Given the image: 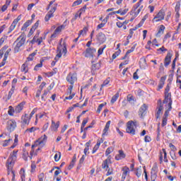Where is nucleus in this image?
Masks as SVG:
<instances>
[{
  "instance_id": "6",
  "label": "nucleus",
  "mask_w": 181,
  "mask_h": 181,
  "mask_svg": "<svg viewBox=\"0 0 181 181\" xmlns=\"http://www.w3.org/2000/svg\"><path fill=\"white\" fill-rule=\"evenodd\" d=\"M66 81L71 84V86H74V83L77 81V74L76 72H70L66 76Z\"/></svg>"
},
{
  "instance_id": "13",
  "label": "nucleus",
  "mask_w": 181,
  "mask_h": 181,
  "mask_svg": "<svg viewBox=\"0 0 181 181\" xmlns=\"http://www.w3.org/2000/svg\"><path fill=\"white\" fill-rule=\"evenodd\" d=\"M73 87H74V86H73V85H70L69 86L67 91H66V94H67V95H69V96L65 97V100H73V98L74 97V95H76V93H71V91L73 90Z\"/></svg>"
},
{
  "instance_id": "25",
  "label": "nucleus",
  "mask_w": 181,
  "mask_h": 181,
  "mask_svg": "<svg viewBox=\"0 0 181 181\" xmlns=\"http://www.w3.org/2000/svg\"><path fill=\"white\" fill-rule=\"evenodd\" d=\"M100 67H101V64H100V63H96V64H92V74H95V71H96V70H99Z\"/></svg>"
},
{
  "instance_id": "14",
  "label": "nucleus",
  "mask_w": 181,
  "mask_h": 181,
  "mask_svg": "<svg viewBox=\"0 0 181 181\" xmlns=\"http://www.w3.org/2000/svg\"><path fill=\"white\" fill-rule=\"evenodd\" d=\"M157 109H158V111L156 114V117L158 119V118L160 117V115H162V111H163V105H162L161 100H158Z\"/></svg>"
},
{
  "instance_id": "19",
  "label": "nucleus",
  "mask_w": 181,
  "mask_h": 181,
  "mask_svg": "<svg viewBox=\"0 0 181 181\" xmlns=\"http://www.w3.org/2000/svg\"><path fill=\"white\" fill-rule=\"evenodd\" d=\"M97 40L99 43H104L106 40L105 35L103 33H99L97 35Z\"/></svg>"
},
{
  "instance_id": "53",
  "label": "nucleus",
  "mask_w": 181,
  "mask_h": 181,
  "mask_svg": "<svg viewBox=\"0 0 181 181\" xmlns=\"http://www.w3.org/2000/svg\"><path fill=\"white\" fill-rule=\"evenodd\" d=\"M62 29H63V25L59 26L57 27L55 30L54 33H60V32H62Z\"/></svg>"
},
{
  "instance_id": "26",
  "label": "nucleus",
  "mask_w": 181,
  "mask_h": 181,
  "mask_svg": "<svg viewBox=\"0 0 181 181\" xmlns=\"http://www.w3.org/2000/svg\"><path fill=\"white\" fill-rule=\"evenodd\" d=\"M125 158V153L122 150L119 151V154L115 156L116 160H119L120 159H124Z\"/></svg>"
},
{
  "instance_id": "27",
  "label": "nucleus",
  "mask_w": 181,
  "mask_h": 181,
  "mask_svg": "<svg viewBox=\"0 0 181 181\" xmlns=\"http://www.w3.org/2000/svg\"><path fill=\"white\" fill-rule=\"evenodd\" d=\"M123 173H122V179H125L127 177V175H128V173L129 172V168L127 167H124L123 169Z\"/></svg>"
},
{
  "instance_id": "30",
  "label": "nucleus",
  "mask_w": 181,
  "mask_h": 181,
  "mask_svg": "<svg viewBox=\"0 0 181 181\" xmlns=\"http://www.w3.org/2000/svg\"><path fill=\"white\" fill-rule=\"evenodd\" d=\"M119 97V93H117L114 96H112L111 99V104H114L117 100H118V98Z\"/></svg>"
},
{
  "instance_id": "60",
  "label": "nucleus",
  "mask_w": 181,
  "mask_h": 181,
  "mask_svg": "<svg viewBox=\"0 0 181 181\" xmlns=\"http://www.w3.org/2000/svg\"><path fill=\"white\" fill-rule=\"evenodd\" d=\"M169 146L171 151H173V152H175L177 150L176 146H175V145H173L172 143L169 144Z\"/></svg>"
},
{
  "instance_id": "18",
  "label": "nucleus",
  "mask_w": 181,
  "mask_h": 181,
  "mask_svg": "<svg viewBox=\"0 0 181 181\" xmlns=\"http://www.w3.org/2000/svg\"><path fill=\"white\" fill-rule=\"evenodd\" d=\"M59 127H60L59 121L57 122L56 123L54 121L52 120V124H51L52 131H54L55 132H57Z\"/></svg>"
},
{
  "instance_id": "29",
  "label": "nucleus",
  "mask_w": 181,
  "mask_h": 181,
  "mask_svg": "<svg viewBox=\"0 0 181 181\" xmlns=\"http://www.w3.org/2000/svg\"><path fill=\"white\" fill-rule=\"evenodd\" d=\"M28 62H25L21 66V71H24V73H28Z\"/></svg>"
},
{
  "instance_id": "1",
  "label": "nucleus",
  "mask_w": 181,
  "mask_h": 181,
  "mask_svg": "<svg viewBox=\"0 0 181 181\" xmlns=\"http://www.w3.org/2000/svg\"><path fill=\"white\" fill-rule=\"evenodd\" d=\"M18 155V150L13 151V153H11L6 161V166L8 170V175L11 174V172H13L12 170L13 169V165H15V162L16 161V158Z\"/></svg>"
},
{
  "instance_id": "38",
  "label": "nucleus",
  "mask_w": 181,
  "mask_h": 181,
  "mask_svg": "<svg viewBox=\"0 0 181 181\" xmlns=\"http://www.w3.org/2000/svg\"><path fill=\"white\" fill-rule=\"evenodd\" d=\"M61 157H62V153L58 152V153H56L54 156L55 162H59V160H60Z\"/></svg>"
},
{
  "instance_id": "44",
  "label": "nucleus",
  "mask_w": 181,
  "mask_h": 181,
  "mask_svg": "<svg viewBox=\"0 0 181 181\" xmlns=\"http://www.w3.org/2000/svg\"><path fill=\"white\" fill-rule=\"evenodd\" d=\"M12 141V139H8V140H5L3 144H2V146H8V145H9V142Z\"/></svg>"
},
{
  "instance_id": "3",
  "label": "nucleus",
  "mask_w": 181,
  "mask_h": 181,
  "mask_svg": "<svg viewBox=\"0 0 181 181\" xmlns=\"http://www.w3.org/2000/svg\"><path fill=\"white\" fill-rule=\"evenodd\" d=\"M66 43L64 42L63 45H62V40L59 42V45L57 47V54L56 57L54 58V61L57 62L60 57H62V53H64V56H66L67 54V47H66Z\"/></svg>"
},
{
  "instance_id": "10",
  "label": "nucleus",
  "mask_w": 181,
  "mask_h": 181,
  "mask_svg": "<svg viewBox=\"0 0 181 181\" xmlns=\"http://www.w3.org/2000/svg\"><path fill=\"white\" fill-rule=\"evenodd\" d=\"M110 163H111V156H108L107 158L103 161L102 163V169H104V170H108V168H110Z\"/></svg>"
},
{
  "instance_id": "36",
  "label": "nucleus",
  "mask_w": 181,
  "mask_h": 181,
  "mask_svg": "<svg viewBox=\"0 0 181 181\" xmlns=\"http://www.w3.org/2000/svg\"><path fill=\"white\" fill-rule=\"evenodd\" d=\"M105 105H107V103H102V104L99 105L98 110H97L98 114H100L101 112V110H103V107H105Z\"/></svg>"
},
{
  "instance_id": "41",
  "label": "nucleus",
  "mask_w": 181,
  "mask_h": 181,
  "mask_svg": "<svg viewBox=\"0 0 181 181\" xmlns=\"http://www.w3.org/2000/svg\"><path fill=\"white\" fill-rule=\"evenodd\" d=\"M105 47H107V45H103V47L99 48L98 53V56H101V54H103V52H104V49H105Z\"/></svg>"
},
{
  "instance_id": "11",
  "label": "nucleus",
  "mask_w": 181,
  "mask_h": 181,
  "mask_svg": "<svg viewBox=\"0 0 181 181\" xmlns=\"http://www.w3.org/2000/svg\"><path fill=\"white\" fill-rule=\"evenodd\" d=\"M165 19V11L163 10H160L158 14L153 18V21L156 22H159Z\"/></svg>"
},
{
  "instance_id": "54",
  "label": "nucleus",
  "mask_w": 181,
  "mask_h": 181,
  "mask_svg": "<svg viewBox=\"0 0 181 181\" xmlns=\"http://www.w3.org/2000/svg\"><path fill=\"white\" fill-rule=\"evenodd\" d=\"M36 111H37V109H36V108L33 109V110L30 114V116L28 117H29V120H30L31 118L33 117V115H35V113L36 112Z\"/></svg>"
},
{
  "instance_id": "33",
  "label": "nucleus",
  "mask_w": 181,
  "mask_h": 181,
  "mask_svg": "<svg viewBox=\"0 0 181 181\" xmlns=\"http://www.w3.org/2000/svg\"><path fill=\"white\" fill-rule=\"evenodd\" d=\"M113 151H114V147L111 146V147L107 148L105 151V156H108V155H110V153L113 152Z\"/></svg>"
},
{
  "instance_id": "47",
  "label": "nucleus",
  "mask_w": 181,
  "mask_h": 181,
  "mask_svg": "<svg viewBox=\"0 0 181 181\" xmlns=\"http://www.w3.org/2000/svg\"><path fill=\"white\" fill-rule=\"evenodd\" d=\"M170 107H168V110H165L163 118H168V115H169V112L171 111Z\"/></svg>"
},
{
  "instance_id": "22",
  "label": "nucleus",
  "mask_w": 181,
  "mask_h": 181,
  "mask_svg": "<svg viewBox=\"0 0 181 181\" xmlns=\"http://www.w3.org/2000/svg\"><path fill=\"white\" fill-rule=\"evenodd\" d=\"M22 119V124H24L25 125H29V122H30V120H29V117L28 116V114H25L21 117Z\"/></svg>"
},
{
  "instance_id": "61",
  "label": "nucleus",
  "mask_w": 181,
  "mask_h": 181,
  "mask_svg": "<svg viewBox=\"0 0 181 181\" xmlns=\"http://www.w3.org/2000/svg\"><path fill=\"white\" fill-rule=\"evenodd\" d=\"M112 173H114L112 168H107V173L106 174V176H110V175H112Z\"/></svg>"
},
{
  "instance_id": "56",
  "label": "nucleus",
  "mask_w": 181,
  "mask_h": 181,
  "mask_svg": "<svg viewBox=\"0 0 181 181\" xmlns=\"http://www.w3.org/2000/svg\"><path fill=\"white\" fill-rule=\"evenodd\" d=\"M80 18V16H81V12L78 14V13H76L74 16V18H73L71 20V22H74V21H76L77 20V18Z\"/></svg>"
},
{
  "instance_id": "40",
  "label": "nucleus",
  "mask_w": 181,
  "mask_h": 181,
  "mask_svg": "<svg viewBox=\"0 0 181 181\" xmlns=\"http://www.w3.org/2000/svg\"><path fill=\"white\" fill-rule=\"evenodd\" d=\"M120 53H121V49H119L115 53H114L112 57V59L114 60V59H117V57H118V56H119Z\"/></svg>"
},
{
  "instance_id": "46",
  "label": "nucleus",
  "mask_w": 181,
  "mask_h": 181,
  "mask_svg": "<svg viewBox=\"0 0 181 181\" xmlns=\"http://www.w3.org/2000/svg\"><path fill=\"white\" fill-rule=\"evenodd\" d=\"M43 66V62H42V61L40 62V64H37L34 70H35L36 71H37V70H39V68L42 67Z\"/></svg>"
},
{
  "instance_id": "17",
  "label": "nucleus",
  "mask_w": 181,
  "mask_h": 181,
  "mask_svg": "<svg viewBox=\"0 0 181 181\" xmlns=\"http://www.w3.org/2000/svg\"><path fill=\"white\" fill-rule=\"evenodd\" d=\"M7 128L10 131H13V129H15V128H16V122H15V120H9L8 122Z\"/></svg>"
},
{
  "instance_id": "37",
  "label": "nucleus",
  "mask_w": 181,
  "mask_h": 181,
  "mask_svg": "<svg viewBox=\"0 0 181 181\" xmlns=\"http://www.w3.org/2000/svg\"><path fill=\"white\" fill-rule=\"evenodd\" d=\"M88 30V28H87V27H84L83 30H81L79 31L78 36L80 37L81 35H86Z\"/></svg>"
},
{
  "instance_id": "63",
  "label": "nucleus",
  "mask_w": 181,
  "mask_h": 181,
  "mask_svg": "<svg viewBox=\"0 0 181 181\" xmlns=\"http://www.w3.org/2000/svg\"><path fill=\"white\" fill-rule=\"evenodd\" d=\"M6 36L4 35L1 39H0V45H4V42L6 40Z\"/></svg>"
},
{
  "instance_id": "43",
  "label": "nucleus",
  "mask_w": 181,
  "mask_h": 181,
  "mask_svg": "<svg viewBox=\"0 0 181 181\" xmlns=\"http://www.w3.org/2000/svg\"><path fill=\"white\" fill-rule=\"evenodd\" d=\"M157 173H155V172H151V181H155L156 180V177H157V175H156Z\"/></svg>"
},
{
  "instance_id": "5",
  "label": "nucleus",
  "mask_w": 181,
  "mask_h": 181,
  "mask_svg": "<svg viewBox=\"0 0 181 181\" xmlns=\"http://www.w3.org/2000/svg\"><path fill=\"white\" fill-rule=\"evenodd\" d=\"M136 129V122L132 120L129 121L127 123L126 132L131 135H135V129Z\"/></svg>"
},
{
  "instance_id": "16",
  "label": "nucleus",
  "mask_w": 181,
  "mask_h": 181,
  "mask_svg": "<svg viewBox=\"0 0 181 181\" xmlns=\"http://www.w3.org/2000/svg\"><path fill=\"white\" fill-rule=\"evenodd\" d=\"M148 110V105L146 104H143L141 107L139 109V115H141V117H144L145 115V112H146V110Z\"/></svg>"
},
{
  "instance_id": "32",
  "label": "nucleus",
  "mask_w": 181,
  "mask_h": 181,
  "mask_svg": "<svg viewBox=\"0 0 181 181\" xmlns=\"http://www.w3.org/2000/svg\"><path fill=\"white\" fill-rule=\"evenodd\" d=\"M31 23H32V21H30V20L27 21L23 24V27H22V30H25V29H26V28H28Z\"/></svg>"
},
{
  "instance_id": "12",
  "label": "nucleus",
  "mask_w": 181,
  "mask_h": 181,
  "mask_svg": "<svg viewBox=\"0 0 181 181\" xmlns=\"http://www.w3.org/2000/svg\"><path fill=\"white\" fill-rule=\"evenodd\" d=\"M97 49L95 48H87L86 52H83L85 54V57H93L94 56V53H96Z\"/></svg>"
},
{
  "instance_id": "15",
  "label": "nucleus",
  "mask_w": 181,
  "mask_h": 181,
  "mask_svg": "<svg viewBox=\"0 0 181 181\" xmlns=\"http://www.w3.org/2000/svg\"><path fill=\"white\" fill-rule=\"evenodd\" d=\"M172 56H173V54H172V53L168 52L164 59V66L165 67H168V66H169L170 64V62L172 60Z\"/></svg>"
},
{
  "instance_id": "8",
  "label": "nucleus",
  "mask_w": 181,
  "mask_h": 181,
  "mask_svg": "<svg viewBox=\"0 0 181 181\" xmlns=\"http://www.w3.org/2000/svg\"><path fill=\"white\" fill-rule=\"evenodd\" d=\"M56 9H57V6L54 5L52 6V8L49 10V11H48V13H47V15L45 17V22H49V21H50V18H53V16H54V15L53 13H54V12H56Z\"/></svg>"
},
{
  "instance_id": "23",
  "label": "nucleus",
  "mask_w": 181,
  "mask_h": 181,
  "mask_svg": "<svg viewBox=\"0 0 181 181\" xmlns=\"http://www.w3.org/2000/svg\"><path fill=\"white\" fill-rule=\"evenodd\" d=\"M165 25H160V28L158 29V31L156 35V37H160V36L163 35V32H165Z\"/></svg>"
},
{
  "instance_id": "51",
  "label": "nucleus",
  "mask_w": 181,
  "mask_h": 181,
  "mask_svg": "<svg viewBox=\"0 0 181 181\" xmlns=\"http://www.w3.org/2000/svg\"><path fill=\"white\" fill-rule=\"evenodd\" d=\"M110 83V78L104 81L103 83L101 85V87H105V86Z\"/></svg>"
},
{
  "instance_id": "62",
  "label": "nucleus",
  "mask_w": 181,
  "mask_h": 181,
  "mask_svg": "<svg viewBox=\"0 0 181 181\" xmlns=\"http://www.w3.org/2000/svg\"><path fill=\"white\" fill-rule=\"evenodd\" d=\"M46 86V82H42L40 86H39L38 90H40L41 91L43 90L45 86Z\"/></svg>"
},
{
  "instance_id": "57",
  "label": "nucleus",
  "mask_w": 181,
  "mask_h": 181,
  "mask_svg": "<svg viewBox=\"0 0 181 181\" xmlns=\"http://www.w3.org/2000/svg\"><path fill=\"white\" fill-rule=\"evenodd\" d=\"M168 124V118L166 117H163V121H162V127H165Z\"/></svg>"
},
{
  "instance_id": "7",
  "label": "nucleus",
  "mask_w": 181,
  "mask_h": 181,
  "mask_svg": "<svg viewBox=\"0 0 181 181\" xmlns=\"http://www.w3.org/2000/svg\"><path fill=\"white\" fill-rule=\"evenodd\" d=\"M172 93L169 92L165 93V99L163 100V104H168V107H170V110H172Z\"/></svg>"
},
{
  "instance_id": "42",
  "label": "nucleus",
  "mask_w": 181,
  "mask_h": 181,
  "mask_svg": "<svg viewBox=\"0 0 181 181\" xmlns=\"http://www.w3.org/2000/svg\"><path fill=\"white\" fill-rule=\"evenodd\" d=\"M163 153H164V162L168 163V153H166V150L165 148H163Z\"/></svg>"
},
{
  "instance_id": "20",
  "label": "nucleus",
  "mask_w": 181,
  "mask_h": 181,
  "mask_svg": "<svg viewBox=\"0 0 181 181\" xmlns=\"http://www.w3.org/2000/svg\"><path fill=\"white\" fill-rule=\"evenodd\" d=\"M128 12V8L122 10V8L119 9L117 11H112L110 15H116V13H119L122 16H124Z\"/></svg>"
},
{
  "instance_id": "31",
  "label": "nucleus",
  "mask_w": 181,
  "mask_h": 181,
  "mask_svg": "<svg viewBox=\"0 0 181 181\" xmlns=\"http://www.w3.org/2000/svg\"><path fill=\"white\" fill-rule=\"evenodd\" d=\"M8 49V46L5 45L0 49V59L4 56V53L6 52V49Z\"/></svg>"
},
{
  "instance_id": "64",
  "label": "nucleus",
  "mask_w": 181,
  "mask_h": 181,
  "mask_svg": "<svg viewBox=\"0 0 181 181\" xmlns=\"http://www.w3.org/2000/svg\"><path fill=\"white\" fill-rule=\"evenodd\" d=\"M144 141H145V142H151V136H145V137H144Z\"/></svg>"
},
{
  "instance_id": "59",
  "label": "nucleus",
  "mask_w": 181,
  "mask_h": 181,
  "mask_svg": "<svg viewBox=\"0 0 181 181\" xmlns=\"http://www.w3.org/2000/svg\"><path fill=\"white\" fill-rule=\"evenodd\" d=\"M35 131H36V127H31V128H30V129H27L26 130H25V132H35Z\"/></svg>"
},
{
  "instance_id": "50",
  "label": "nucleus",
  "mask_w": 181,
  "mask_h": 181,
  "mask_svg": "<svg viewBox=\"0 0 181 181\" xmlns=\"http://www.w3.org/2000/svg\"><path fill=\"white\" fill-rule=\"evenodd\" d=\"M81 2H83V0H76L73 3L72 6H77L78 5H80Z\"/></svg>"
},
{
  "instance_id": "49",
  "label": "nucleus",
  "mask_w": 181,
  "mask_h": 181,
  "mask_svg": "<svg viewBox=\"0 0 181 181\" xmlns=\"http://www.w3.org/2000/svg\"><path fill=\"white\" fill-rule=\"evenodd\" d=\"M136 45H134L133 47H132V48L130 49H128L127 52H126V54L128 56V54H129L130 53H132V52H134V50H135V47H136Z\"/></svg>"
},
{
  "instance_id": "21",
  "label": "nucleus",
  "mask_w": 181,
  "mask_h": 181,
  "mask_svg": "<svg viewBox=\"0 0 181 181\" xmlns=\"http://www.w3.org/2000/svg\"><path fill=\"white\" fill-rule=\"evenodd\" d=\"M25 102H22L20 104H18V106H16V107L15 108V112H16L17 114H19V112H21L22 110H23V107L25 106Z\"/></svg>"
},
{
  "instance_id": "55",
  "label": "nucleus",
  "mask_w": 181,
  "mask_h": 181,
  "mask_svg": "<svg viewBox=\"0 0 181 181\" xmlns=\"http://www.w3.org/2000/svg\"><path fill=\"white\" fill-rule=\"evenodd\" d=\"M31 173H35L36 172V165L35 164H31Z\"/></svg>"
},
{
  "instance_id": "2",
  "label": "nucleus",
  "mask_w": 181,
  "mask_h": 181,
  "mask_svg": "<svg viewBox=\"0 0 181 181\" xmlns=\"http://www.w3.org/2000/svg\"><path fill=\"white\" fill-rule=\"evenodd\" d=\"M25 42H26V35L25 33H22L13 43V45H16L14 47V53L19 52L21 47L25 45Z\"/></svg>"
},
{
  "instance_id": "34",
  "label": "nucleus",
  "mask_w": 181,
  "mask_h": 181,
  "mask_svg": "<svg viewBox=\"0 0 181 181\" xmlns=\"http://www.w3.org/2000/svg\"><path fill=\"white\" fill-rule=\"evenodd\" d=\"M57 73V68H54L53 71L50 72H47V76H48L49 77H52V76H54V74H56Z\"/></svg>"
},
{
  "instance_id": "35",
  "label": "nucleus",
  "mask_w": 181,
  "mask_h": 181,
  "mask_svg": "<svg viewBox=\"0 0 181 181\" xmlns=\"http://www.w3.org/2000/svg\"><path fill=\"white\" fill-rule=\"evenodd\" d=\"M14 91H15V86H12L11 89L8 92V100H11L12 97V94H13Z\"/></svg>"
},
{
  "instance_id": "28",
  "label": "nucleus",
  "mask_w": 181,
  "mask_h": 181,
  "mask_svg": "<svg viewBox=\"0 0 181 181\" xmlns=\"http://www.w3.org/2000/svg\"><path fill=\"white\" fill-rule=\"evenodd\" d=\"M49 94V90H44L43 94L41 96V100L42 101H46V100L47 99V95Z\"/></svg>"
},
{
  "instance_id": "45",
  "label": "nucleus",
  "mask_w": 181,
  "mask_h": 181,
  "mask_svg": "<svg viewBox=\"0 0 181 181\" xmlns=\"http://www.w3.org/2000/svg\"><path fill=\"white\" fill-rule=\"evenodd\" d=\"M8 115H13V113L15 112V109L13 108L12 106H9V110H8Z\"/></svg>"
},
{
  "instance_id": "9",
  "label": "nucleus",
  "mask_w": 181,
  "mask_h": 181,
  "mask_svg": "<svg viewBox=\"0 0 181 181\" xmlns=\"http://www.w3.org/2000/svg\"><path fill=\"white\" fill-rule=\"evenodd\" d=\"M141 4H142V0H139V1L134 6V16H138L139 15L141 11L144 8V6H141Z\"/></svg>"
},
{
  "instance_id": "58",
  "label": "nucleus",
  "mask_w": 181,
  "mask_h": 181,
  "mask_svg": "<svg viewBox=\"0 0 181 181\" xmlns=\"http://www.w3.org/2000/svg\"><path fill=\"white\" fill-rule=\"evenodd\" d=\"M87 122H88V119H84L82 122L81 128H84L86 125L87 124Z\"/></svg>"
},
{
  "instance_id": "52",
  "label": "nucleus",
  "mask_w": 181,
  "mask_h": 181,
  "mask_svg": "<svg viewBox=\"0 0 181 181\" xmlns=\"http://www.w3.org/2000/svg\"><path fill=\"white\" fill-rule=\"evenodd\" d=\"M39 27V21H37L34 25L31 28V30H36L37 28Z\"/></svg>"
},
{
  "instance_id": "24",
  "label": "nucleus",
  "mask_w": 181,
  "mask_h": 181,
  "mask_svg": "<svg viewBox=\"0 0 181 181\" xmlns=\"http://www.w3.org/2000/svg\"><path fill=\"white\" fill-rule=\"evenodd\" d=\"M110 125H111V121H108L106 123V125L103 129V136L104 135H108V130L110 129Z\"/></svg>"
},
{
  "instance_id": "48",
  "label": "nucleus",
  "mask_w": 181,
  "mask_h": 181,
  "mask_svg": "<svg viewBox=\"0 0 181 181\" xmlns=\"http://www.w3.org/2000/svg\"><path fill=\"white\" fill-rule=\"evenodd\" d=\"M151 172H154L155 173H158V164L155 163L151 169Z\"/></svg>"
},
{
  "instance_id": "39",
  "label": "nucleus",
  "mask_w": 181,
  "mask_h": 181,
  "mask_svg": "<svg viewBox=\"0 0 181 181\" xmlns=\"http://www.w3.org/2000/svg\"><path fill=\"white\" fill-rule=\"evenodd\" d=\"M20 175H21V180L22 181L25 180V169L24 168L21 169Z\"/></svg>"
},
{
  "instance_id": "4",
  "label": "nucleus",
  "mask_w": 181,
  "mask_h": 181,
  "mask_svg": "<svg viewBox=\"0 0 181 181\" xmlns=\"http://www.w3.org/2000/svg\"><path fill=\"white\" fill-rule=\"evenodd\" d=\"M47 141V136H46V134H44L43 136H41L40 139H38V140H37L35 143L32 145L31 151H30L31 156L33 155L35 152V148H36V146L39 145H45Z\"/></svg>"
}]
</instances>
